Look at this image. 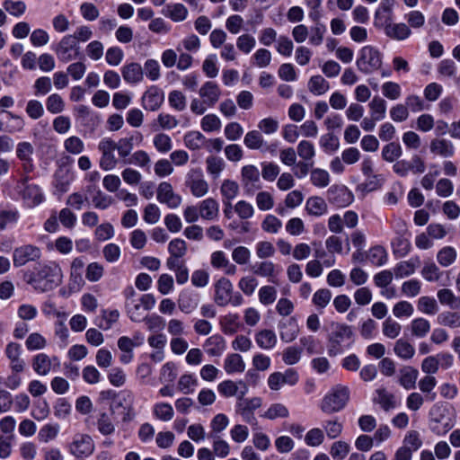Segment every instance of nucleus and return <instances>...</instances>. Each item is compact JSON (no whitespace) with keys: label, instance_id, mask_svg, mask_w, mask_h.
I'll return each mask as SVG.
<instances>
[{"label":"nucleus","instance_id":"1a4fd4ad","mask_svg":"<svg viewBox=\"0 0 460 460\" xmlns=\"http://www.w3.org/2000/svg\"><path fill=\"white\" fill-rule=\"evenodd\" d=\"M329 334L327 337L329 347V354L336 355L341 344L352 337V330L349 326L332 322L329 327Z\"/></svg>","mask_w":460,"mask_h":460},{"label":"nucleus","instance_id":"9b49d317","mask_svg":"<svg viewBox=\"0 0 460 460\" xmlns=\"http://www.w3.org/2000/svg\"><path fill=\"white\" fill-rule=\"evenodd\" d=\"M55 52L60 61L66 63L80 56V47L74 36L66 35L57 45Z\"/></svg>","mask_w":460,"mask_h":460},{"label":"nucleus","instance_id":"13d9d810","mask_svg":"<svg viewBox=\"0 0 460 460\" xmlns=\"http://www.w3.org/2000/svg\"><path fill=\"white\" fill-rule=\"evenodd\" d=\"M288 409L284 404L273 403L267 409L262 417L272 420L277 418H288Z\"/></svg>","mask_w":460,"mask_h":460},{"label":"nucleus","instance_id":"79ce46f5","mask_svg":"<svg viewBox=\"0 0 460 460\" xmlns=\"http://www.w3.org/2000/svg\"><path fill=\"white\" fill-rule=\"evenodd\" d=\"M97 429L104 436L113 434L115 432V424L112 415L107 412H101L97 418Z\"/></svg>","mask_w":460,"mask_h":460},{"label":"nucleus","instance_id":"a878e982","mask_svg":"<svg viewBox=\"0 0 460 460\" xmlns=\"http://www.w3.org/2000/svg\"><path fill=\"white\" fill-rule=\"evenodd\" d=\"M200 217L208 221H215L219 216V203L213 198H207L198 204Z\"/></svg>","mask_w":460,"mask_h":460},{"label":"nucleus","instance_id":"c756f323","mask_svg":"<svg viewBox=\"0 0 460 460\" xmlns=\"http://www.w3.org/2000/svg\"><path fill=\"white\" fill-rule=\"evenodd\" d=\"M224 369L229 375L243 373L245 370V363L241 355L231 353L224 360Z\"/></svg>","mask_w":460,"mask_h":460},{"label":"nucleus","instance_id":"680f3d73","mask_svg":"<svg viewBox=\"0 0 460 460\" xmlns=\"http://www.w3.org/2000/svg\"><path fill=\"white\" fill-rule=\"evenodd\" d=\"M119 318V312L118 310H103L102 318L97 323V325L102 330H109Z\"/></svg>","mask_w":460,"mask_h":460},{"label":"nucleus","instance_id":"603ef678","mask_svg":"<svg viewBox=\"0 0 460 460\" xmlns=\"http://www.w3.org/2000/svg\"><path fill=\"white\" fill-rule=\"evenodd\" d=\"M220 95L218 86L213 82H207L200 88V96L205 99V102L215 103Z\"/></svg>","mask_w":460,"mask_h":460},{"label":"nucleus","instance_id":"aec40b11","mask_svg":"<svg viewBox=\"0 0 460 460\" xmlns=\"http://www.w3.org/2000/svg\"><path fill=\"white\" fill-rule=\"evenodd\" d=\"M157 200L165 203L171 208H176L181 202V198L173 192L169 182H161L157 189Z\"/></svg>","mask_w":460,"mask_h":460},{"label":"nucleus","instance_id":"37998d69","mask_svg":"<svg viewBox=\"0 0 460 460\" xmlns=\"http://www.w3.org/2000/svg\"><path fill=\"white\" fill-rule=\"evenodd\" d=\"M438 323L451 329L460 328V313L445 311L438 315Z\"/></svg>","mask_w":460,"mask_h":460},{"label":"nucleus","instance_id":"f8f14e48","mask_svg":"<svg viewBox=\"0 0 460 460\" xmlns=\"http://www.w3.org/2000/svg\"><path fill=\"white\" fill-rule=\"evenodd\" d=\"M241 183L246 194L252 195L261 189L259 169L253 164L244 165L241 169Z\"/></svg>","mask_w":460,"mask_h":460},{"label":"nucleus","instance_id":"bb28decb","mask_svg":"<svg viewBox=\"0 0 460 460\" xmlns=\"http://www.w3.org/2000/svg\"><path fill=\"white\" fill-rule=\"evenodd\" d=\"M385 33L387 37L393 40H404L411 34L410 27L403 22L394 23L387 22V21H385Z\"/></svg>","mask_w":460,"mask_h":460},{"label":"nucleus","instance_id":"c03bdc74","mask_svg":"<svg viewBox=\"0 0 460 460\" xmlns=\"http://www.w3.org/2000/svg\"><path fill=\"white\" fill-rule=\"evenodd\" d=\"M456 250L452 246H444L437 253V261L442 267L451 266L456 260Z\"/></svg>","mask_w":460,"mask_h":460},{"label":"nucleus","instance_id":"de8ad7c7","mask_svg":"<svg viewBox=\"0 0 460 460\" xmlns=\"http://www.w3.org/2000/svg\"><path fill=\"white\" fill-rule=\"evenodd\" d=\"M417 308L420 312L428 315H434L439 310L436 299L434 297L427 296L419 298Z\"/></svg>","mask_w":460,"mask_h":460},{"label":"nucleus","instance_id":"4468645a","mask_svg":"<svg viewBox=\"0 0 460 460\" xmlns=\"http://www.w3.org/2000/svg\"><path fill=\"white\" fill-rule=\"evenodd\" d=\"M41 257V251L38 246L24 244L16 247L13 252V266L18 268L30 261H36Z\"/></svg>","mask_w":460,"mask_h":460},{"label":"nucleus","instance_id":"b1692460","mask_svg":"<svg viewBox=\"0 0 460 460\" xmlns=\"http://www.w3.org/2000/svg\"><path fill=\"white\" fill-rule=\"evenodd\" d=\"M203 349L210 357H220L226 349V341L220 334H214L204 341Z\"/></svg>","mask_w":460,"mask_h":460},{"label":"nucleus","instance_id":"2f4dec72","mask_svg":"<svg viewBox=\"0 0 460 460\" xmlns=\"http://www.w3.org/2000/svg\"><path fill=\"white\" fill-rule=\"evenodd\" d=\"M162 13L175 22H182L187 18L188 10L182 4H171L165 5Z\"/></svg>","mask_w":460,"mask_h":460},{"label":"nucleus","instance_id":"e433bc0d","mask_svg":"<svg viewBox=\"0 0 460 460\" xmlns=\"http://www.w3.org/2000/svg\"><path fill=\"white\" fill-rule=\"evenodd\" d=\"M373 402L379 404L386 411L395 407L394 396L385 388L376 390Z\"/></svg>","mask_w":460,"mask_h":460},{"label":"nucleus","instance_id":"6ab92c4d","mask_svg":"<svg viewBox=\"0 0 460 460\" xmlns=\"http://www.w3.org/2000/svg\"><path fill=\"white\" fill-rule=\"evenodd\" d=\"M327 199L337 207H346L353 201L354 196L347 187L333 185L327 190Z\"/></svg>","mask_w":460,"mask_h":460},{"label":"nucleus","instance_id":"0e129e2a","mask_svg":"<svg viewBox=\"0 0 460 460\" xmlns=\"http://www.w3.org/2000/svg\"><path fill=\"white\" fill-rule=\"evenodd\" d=\"M261 167L262 178L270 182L274 181L280 172L279 166L272 162H263L261 164Z\"/></svg>","mask_w":460,"mask_h":460},{"label":"nucleus","instance_id":"bf43d9fd","mask_svg":"<svg viewBox=\"0 0 460 460\" xmlns=\"http://www.w3.org/2000/svg\"><path fill=\"white\" fill-rule=\"evenodd\" d=\"M323 441L324 431L319 428H313L305 435V443L309 447H319Z\"/></svg>","mask_w":460,"mask_h":460},{"label":"nucleus","instance_id":"72a5a7b5","mask_svg":"<svg viewBox=\"0 0 460 460\" xmlns=\"http://www.w3.org/2000/svg\"><path fill=\"white\" fill-rule=\"evenodd\" d=\"M419 371L412 367H404L400 370V385L406 390H411L416 387V381Z\"/></svg>","mask_w":460,"mask_h":460},{"label":"nucleus","instance_id":"ddd939ff","mask_svg":"<svg viewBox=\"0 0 460 460\" xmlns=\"http://www.w3.org/2000/svg\"><path fill=\"white\" fill-rule=\"evenodd\" d=\"M299 375L294 368H288L284 372H273L267 380L268 385L272 391H279L285 385L293 386L297 384Z\"/></svg>","mask_w":460,"mask_h":460},{"label":"nucleus","instance_id":"f257e3e1","mask_svg":"<svg viewBox=\"0 0 460 460\" xmlns=\"http://www.w3.org/2000/svg\"><path fill=\"white\" fill-rule=\"evenodd\" d=\"M63 273L60 266L50 261L40 265L36 271L25 276L26 283L31 286L35 291L43 293L57 288L62 282Z\"/></svg>","mask_w":460,"mask_h":460},{"label":"nucleus","instance_id":"423d86ee","mask_svg":"<svg viewBox=\"0 0 460 460\" xmlns=\"http://www.w3.org/2000/svg\"><path fill=\"white\" fill-rule=\"evenodd\" d=\"M155 298L152 294H144L134 301L125 303L126 313L129 319L140 323L144 319V312L154 308Z\"/></svg>","mask_w":460,"mask_h":460},{"label":"nucleus","instance_id":"4d7b16f0","mask_svg":"<svg viewBox=\"0 0 460 460\" xmlns=\"http://www.w3.org/2000/svg\"><path fill=\"white\" fill-rule=\"evenodd\" d=\"M59 432V425L49 423L42 426L38 433V438L40 442L48 443L55 439Z\"/></svg>","mask_w":460,"mask_h":460},{"label":"nucleus","instance_id":"39448f33","mask_svg":"<svg viewBox=\"0 0 460 460\" xmlns=\"http://www.w3.org/2000/svg\"><path fill=\"white\" fill-rule=\"evenodd\" d=\"M184 184L195 198H202L209 191V184L205 179L203 170L200 167H191L188 170L185 174Z\"/></svg>","mask_w":460,"mask_h":460},{"label":"nucleus","instance_id":"4c0bfd02","mask_svg":"<svg viewBox=\"0 0 460 460\" xmlns=\"http://www.w3.org/2000/svg\"><path fill=\"white\" fill-rule=\"evenodd\" d=\"M437 296L441 305H447L451 309H460V296H456L451 289H439Z\"/></svg>","mask_w":460,"mask_h":460},{"label":"nucleus","instance_id":"774afa93","mask_svg":"<svg viewBox=\"0 0 460 460\" xmlns=\"http://www.w3.org/2000/svg\"><path fill=\"white\" fill-rule=\"evenodd\" d=\"M259 301L264 305H269L275 302L277 298V289L273 286H263L258 292Z\"/></svg>","mask_w":460,"mask_h":460},{"label":"nucleus","instance_id":"393cba45","mask_svg":"<svg viewBox=\"0 0 460 460\" xmlns=\"http://www.w3.org/2000/svg\"><path fill=\"white\" fill-rule=\"evenodd\" d=\"M305 210L311 217H320L328 213V204L322 197L312 196L306 199Z\"/></svg>","mask_w":460,"mask_h":460},{"label":"nucleus","instance_id":"6e6d98bb","mask_svg":"<svg viewBox=\"0 0 460 460\" xmlns=\"http://www.w3.org/2000/svg\"><path fill=\"white\" fill-rule=\"evenodd\" d=\"M367 259L373 265L382 266L387 261V252L384 247L376 245L369 249Z\"/></svg>","mask_w":460,"mask_h":460},{"label":"nucleus","instance_id":"f03ea898","mask_svg":"<svg viewBox=\"0 0 460 460\" xmlns=\"http://www.w3.org/2000/svg\"><path fill=\"white\" fill-rule=\"evenodd\" d=\"M456 425V418L447 405L437 403L429 411V429L437 436H445Z\"/></svg>","mask_w":460,"mask_h":460},{"label":"nucleus","instance_id":"8fccbe9b","mask_svg":"<svg viewBox=\"0 0 460 460\" xmlns=\"http://www.w3.org/2000/svg\"><path fill=\"white\" fill-rule=\"evenodd\" d=\"M255 203L259 210L269 211L275 205L273 195L267 190H261L255 196Z\"/></svg>","mask_w":460,"mask_h":460},{"label":"nucleus","instance_id":"7ed1b4c3","mask_svg":"<svg viewBox=\"0 0 460 460\" xmlns=\"http://www.w3.org/2000/svg\"><path fill=\"white\" fill-rule=\"evenodd\" d=\"M350 392L348 386L336 385L323 396L320 409L326 414H332L343 410L349 401Z\"/></svg>","mask_w":460,"mask_h":460},{"label":"nucleus","instance_id":"49530a36","mask_svg":"<svg viewBox=\"0 0 460 460\" xmlns=\"http://www.w3.org/2000/svg\"><path fill=\"white\" fill-rule=\"evenodd\" d=\"M430 323L422 317L415 318L411 322V332L412 336L424 338L430 331Z\"/></svg>","mask_w":460,"mask_h":460},{"label":"nucleus","instance_id":"7c9ffc66","mask_svg":"<svg viewBox=\"0 0 460 460\" xmlns=\"http://www.w3.org/2000/svg\"><path fill=\"white\" fill-rule=\"evenodd\" d=\"M219 324L221 331L226 335H233L241 328V323L237 314H228L222 316L219 320Z\"/></svg>","mask_w":460,"mask_h":460},{"label":"nucleus","instance_id":"c9c22d12","mask_svg":"<svg viewBox=\"0 0 460 460\" xmlns=\"http://www.w3.org/2000/svg\"><path fill=\"white\" fill-rule=\"evenodd\" d=\"M276 333L271 330H261L255 335V341L257 345L262 349H271L277 344Z\"/></svg>","mask_w":460,"mask_h":460},{"label":"nucleus","instance_id":"473e14b6","mask_svg":"<svg viewBox=\"0 0 460 460\" xmlns=\"http://www.w3.org/2000/svg\"><path fill=\"white\" fill-rule=\"evenodd\" d=\"M16 154L19 159L23 162V169L26 172H31L33 170L31 162V155L33 154V147L29 142L19 143L16 149Z\"/></svg>","mask_w":460,"mask_h":460},{"label":"nucleus","instance_id":"09e8293b","mask_svg":"<svg viewBox=\"0 0 460 460\" xmlns=\"http://www.w3.org/2000/svg\"><path fill=\"white\" fill-rule=\"evenodd\" d=\"M365 178V181L358 185V190L362 192L374 191L379 189L384 182V178L381 174L375 173Z\"/></svg>","mask_w":460,"mask_h":460},{"label":"nucleus","instance_id":"e2e57ef3","mask_svg":"<svg viewBox=\"0 0 460 460\" xmlns=\"http://www.w3.org/2000/svg\"><path fill=\"white\" fill-rule=\"evenodd\" d=\"M350 446L349 443L339 440L334 442L330 448V455L333 459L343 460L349 453Z\"/></svg>","mask_w":460,"mask_h":460},{"label":"nucleus","instance_id":"69168bd1","mask_svg":"<svg viewBox=\"0 0 460 460\" xmlns=\"http://www.w3.org/2000/svg\"><path fill=\"white\" fill-rule=\"evenodd\" d=\"M206 139L204 136L198 132L192 131L185 135V146L191 150H198L204 146Z\"/></svg>","mask_w":460,"mask_h":460},{"label":"nucleus","instance_id":"f3484780","mask_svg":"<svg viewBox=\"0 0 460 460\" xmlns=\"http://www.w3.org/2000/svg\"><path fill=\"white\" fill-rule=\"evenodd\" d=\"M218 393L224 397H234L237 399L244 397L249 391L247 384L239 380L234 382L233 380H225L217 385Z\"/></svg>","mask_w":460,"mask_h":460},{"label":"nucleus","instance_id":"9d476101","mask_svg":"<svg viewBox=\"0 0 460 460\" xmlns=\"http://www.w3.org/2000/svg\"><path fill=\"white\" fill-rule=\"evenodd\" d=\"M262 401L260 397L238 398L235 404V412L239 414L243 420L249 424H255L257 420L254 416V411L260 408Z\"/></svg>","mask_w":460,"mask_h":460},{"label":"nucleus","instance_id":"20e7f679","mask_svg":"<svg viewBox=\"0 0 460 460\" xmlns=\"http://www.w3.org/2000/svg\"><path fill=\"white\" fill-rule=\"evenodd\" d=\"M234 288L231 281L226 278L219 279L215 284L214 300L219 306H226L231 304L234 306H239L243 303V298L240 293H234Z\"/></svg>","mask_w":460,"mask_h":460},{"label":"nucleus","instance_id":"4be33fe9","mask_svg":"<svg viewBox=\"0 0 460 460\" xmlns=\"http://www.w3.org/2000/svg\"><path fill=\"white\" fill-rule=\"evenodd\" d=\"M26 181L27 178L22 180L24 189L22 191V198L28 208H34L43 202L44 195L39 186L33 184L25 185Z\"/></svg>","mask_w":460,"mask_h":460},{"label":"nucleus","instance_id":"5701e85b","mask_svg":"<svg viewBox=\"0 0 460 460\" xmlns=\"http://www.w3.org/2000/svg\"><path fill=\"white\" fill-rule=\"evenodd\" d=\"M164 102V93L156 86L149 87L142 97L143 106L150 111H156Z\"/></svg>","mask_w":460,"mask_h":460},{"label":"nucleus","instance_id":"f704fd0d","mask_svg":"<svg viewBox=\"0 0 460 460\" xmlns=\"http://www.w3.org/2000/svg\"><path fill=\"white\" fill-rule=\"evenodd\" d=\"M394 353L402 360H410L415 355V348L410 341L399 339L394 345Z\"/></svg>","mask_w":460,"mask_h":460},{"label":"nucleus","instance_id":"dca6fc26","mask_svg":"<svg viewBox=\"0 0 460 460\" xmlns=\"http://www.w3.org/2000/svg\"><path fill=\"white\" fill-rule=\"evenodd\" d=\"M102 152L100 159V167L104 171H111L117 165L118 160L115 157L116 143L111 138H103L98 146Z\"/></svg>","mask_w":460,"mask_h":460},{"label":"nucleus","instance_id":"5fc2aeb1","mask_svg":"<svg viewBox=\"0 0 460 460\" xmlns=\"http://www.w3.org/2000/svg\"><path fill=\"white\" fill-rule=\"evenodd\" d=\"M402 331V325L391 317L386 318L382 323L383 334L388 339L397 338Z\"/></svg>","mask_w":460,"mask_h":460},{"label":"nucleus","instance_id":"2eb2a0df","mask_svg":"<svg viewBox=\"0 0 460 460\" xmlns=\"http://www.w3.org/2000/svg\"><path fill=\"white\" fill-rule=\"evenodd\" d=\"M31 366L39 376H47L60 367V360L57 356L49 357L46 353H39L33 357Z\"/></svg>","mask_w":460,"mask_h":460},{"label":"nucleus","instance_id":"338daca9","mask_svg":"<svg viewBox=\"0 0 460 460\" xmlns=\"http://www.w3.org/2000/svg\"><path fill=\"white\" fill-rule=\"evenodd\" d=\"M402 155L401 146L397 143L391 142L385 145L382 149V157L386 162H394Z\"/></svg>","mask_w":460,"mask_h":460},{"label":"nucleus","instance_id":"3c124183","mask_svg":"<svg viewBox=\"0 0 460 460\" xmlns=\"http://www.w3.org/2000/svg\"><path fill=\"white\" fill-rule=\"evenodd\" d=\"M23 127L22 117H0V129L7 132L19 131Z\"/></svg>","mask_w":460,"mask_h":460},{"label":"nucleus","instance_id":"a18cd8bd","mask_svg":"<svg viewBox=\"0 0 460 460\" xmlns=\"http://www.w3.org/2000/svg\"><path fill=\"white\" fill-rule=\"evenodd\" d=\"M153 414L157 420L166 422L172 420L174 411L167 402H157L153 406Z\"/></svg>","mask_w":460,"mask_h":460},{"label":"nucleus","instance_id":"ea45409f","mask_svg":"<svg viewBox=\"0 0 460 460\" xmlns=\"http://www.w3.org/2000/svg\"><path fill=\"white\" fill-rule=\"evenodd\" d=\"M432 153L443 157H451L454 155L455 148L450 141L445 139H435L430 144Z\"/></svg>","mask_w":460,"mask_h":460},{"label":"nucleus","instance_id":"cd10ccee","mask_svg":"<svg viewBox=\"0 0 460 460\" xmlns=\"http://www.w3.org/2000/svg\"><path fill=\"white\" fill-rule=\"evenodd\" d=\"M73 181L72 174L65 169H60L56 172L54 176L53 186L55 188V194L62 196L67 192L70 188V184Z\"/></svg>","mask_w":460,"mask_h":460},{"label":"nucleus","instance_id":"a211bd4d","mask_svg":"<svg viewBox=\"0 0 460 460\" xmlns=\"http://www.w3.org/2000/svg\"><path fill=\"white\" fill-rule=\"evenodd\" d=\"M281 271L279 266L271 261L263 260L256 262L252 267L254 275L261 278H267L273 284L278 283V277Z\"/></svg>","mask_w":460,"mask_h":460},{"label":"nucleus","instance_id":"6e6552de","mask_svg":"<svg viewBox=\"0 0 460 460\" xmlns=\"http://www.w3.org/2000/svg\"><path fill=\"white\" fill-rule=\"evenodd\" d=\"M68 452L75 458H86L95 449L93 438L85 433H76L67 446Z\"/></svg>","mask_w":460,"mask_h":460},{"label":"nucleus","instance_id":"864d4df0","mask_svg":"<svg viewBox=\"0 0 460 460\" xmlns=\"http://www.w3.org/2000/svg\"><path fill=\"white\" fill-rule=\"evenodd\" d=\"M308 89L316 95L326 93L329 89V83L322 75H314L308 82Z\"/></svg>","mask_w":460,"mask_h":460},{"label":"nucleus","instance_id":"58836bf2","mask_svg":"<svg viewBox=\"0 0 460 460\" xmlns=\"http://www.w3.org/2000/svg\"><path fill=\"white\" fill-rule=\"evenodd\" d=\"M225 167L226 163L221 157L211 155L206 158L207 172L213 179L219 178Z\"/></svg>","mask_w":460,"mask_h":460},{"label":"nucleus","instance_id":"412c9836","mask_svg":"<svg viewBox=\"0 0 460 460\" xmlns=\"http://www.w3.org/2000/svg\"><path fill=\"white\" fill-rule=\"evenodd\" d=\"M199 295L191 289H183L178 298V307L184 314L192 313L199 304Z\"/></svg>","mask_w":460,"mask_h":460},{"label":"nucleus","instance_id":"0eeeda50","mask_svg":"<svg viewBox=\"0 0 460 460\" xmlns=\"http://www.w3.org/2000/svg\"><path fill=\"white\" fill-rule=\"evenodd\" d=\"M381 66L382 55L376 49L371 46H365L361 49L357 60V66L361 72L370 74L378 70Z\"/></svg>","mask_w":460,"mask_h":460},{"label":"nucleus","instance_id":"c85d7f7f","mask_svg":"<svg viewBox=\"0 0 460 460\" xmlns=\"http://www.w3.org/2000/svg\"><path fill=\"white\" fill-rule=\"evenodd\" d=\"M123 79L129 84H137L143 80V68L138 63H129L122 67Z\"/></svg>","mask_w":460,"mask_h":460},{"label":"nucleus","instance_id":"052dcab7","mask_svg":"<svg viewBox=\"0 0 460 460\" xmlns=\"http://www.w3.org/2000/svg\"><path fill=\"white\" fill-rule=\"evenodd\" d=\"M297 155L303 161L313 162L315 156V148L313 143L302 140L296 147Z\"/></svg>","mask_w":460,"mask_h":460},{"label":"nucleus","instance_id":"a19ab883","mask_svg":"<svg viewBox=\"0 0 460 460\" xmlns=\"http://www.w3.org/2000/svg\"><path fill=\"white\" fill-rule=\"evenodd\" d=\"M310 182L317 188L323 189L331 182L330 173L322 168H314L310 172Z\"/></svg>","mask_w":460,"mask_h":460}]
</instances>
